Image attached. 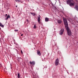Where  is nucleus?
<instances>
[{
	"instance_id": "obj_1",
	"label": "nucleus",
	"mask_w": 78,
	"mask_h": 78,
	"mask_svg": "<svg viewBox=\"0 0 78 78\" xmlns=\"http://www.w3.org/2000/svg\"><path fill=\"white\" fill-rule=\"evenodd\" d=\"M63 20L65 27V28L67 31V33L69 36H72V31L68 27L69 25L68 24L67 21L66 19L64 18H63Z\"/></svg>"
},
{
	"instance_id": "obj_2",
	"label": "nucleus",
	"mask_w": 78,
	"mask_h": 78,
	"mask_svg": "<svg viewBox=\"0 0 78 78\" xmlns=\"http://www.w3.org/2000/svg\"><path fill=\"white\" fill-rule=\"evenodd\" d=\"M66 3L67 5H69L70 6H72L75 5V4L73 0H67Z\"/></svg>"
},
{
	"instance_id": "obj_3",
	"label": "nucleus",
	"mask_w": 78,
	"mask_h": 78,
	"mask_svg": "<svg viewBox=\"0 0 78 78\" xmlns=\"http://www.w3.org/2000/svg\"><path fill=\"white\" fill-rule=\"evenodd\" d=\"M55 64L56 66H57L59 64V58H57L55 61Z\"/></svg>"
},
{
	"instance_id": "obj_4",
	"label": "nucleus",
	"mask_w": 78,
	"mask_h": 78,
	"mask_svg": "<svg viewBox=\"0 0 78 78\" xmlns=\"http://www.w3.org/2000/svg\"><path fill=\"white\" fill-rule=\"evenodd\" d=\"M64 32V29H62L59 32V34L61 36L62 35V34H63V33Z\"/></svg>"
},
{
	"instance_id": "obj_5",
	"label": "nucleus",
	"mask_w": 78,
	"mask_h": 78,
	"mask_svg": "<svg viewBox=\"0 0 78 78\" xmlns=\"http://www.w3.org/2000/svg\"><path fill=\"white\" fill-rule=\"evenodd\" d=\"M57 23H59V24H61L62 23V21L61 20H58Z\"/></svg>"
},
{
	"instance_id": "obj_6",
	"label": "nucleus",
	"mask_w": 78,
	"mask_h": 78,
	"mask_svg": "<svg viewBox=\"0 0 78 78\" xmlns=\"http://www.w3.org/2000/svg\"><path fill=\"white\" fill-rule=\"evenodd\" d=\"M30 65H31L32 64V66H34V64H35V62H30Z\"/></svg>"
},
{
	"instance_id": "obj_7",
	"label": "nucleus",
	"mask_w": 78,
	"mask_h": 78,
	"mask_svg": "<svg viewBox=\"0 0 78 78\" xmlns=\"http://www.w3.org/2000/svg\"><path fill=\"white\" fill-rule=\"evenodd\" d=\"M49 20H50V19L47 17H46L45 18V22H48V21H49Z\"/></svg>"
},
{
	"instance_id": "obj_8",
	"label": "nucleus",
	"mask_w": 78,
	"mask_h": 78,
	"mask_svg": "<svg viewBox=\"0 0 78 78\" xmlns=\"http://www.w3.org/2000/svg\"><path fill=\"white\" fill-rule=\"evenodd\" d=\"M75 9L77 11H78V6L77 5H75Z\"/></svg>"
},
{
	"instance_id": "obj_9",
	"label": "nucleus",
	"mask_w": 78,
	"mask_h": 78,
	"mask_svg": "<svg viewBox=\"0 0 78 78\" xmlns=\"http://www.w3.org/2000/svg\"><path fill=\"white\" fill-rule=\"evenodd\" d=\"M30 13L33 16H34L36 15V13H35L30 12Z\"/></svg>"
},
{
	"instance_id": "obj_10",
	"label": "nucleus",
	"mask_w": 78,
	"mask_h": 78,
	"mask_svg": "<svg viewBox=\"0 0 78 78\" xmlns=\"http://www.w3.org/2000/svg\"><path fill=\"white\" fill-rule=\"evenodd\" d=\"M10 18V16L9 15L8 16H7V18H5V20H7L8 19V18Z\"/></svg>"
},
{
	"instance_id": "obj_11",
	"label": "nucleus",
	"mask_w": 78,
	"mask_h": 78,
	"mask_svg": "<svg viewBox=\"0 0 78 78\" xmlns=\"http://www.w3.org/2000/svg\"><path fill=\"white\" fill-rule=\"evenodd\" d=\"M0 27H4V26L1 23H0Z\"/></svg>"
},
{
	"instance_id": "obj_12",
	"label": "nucleus",
	"mask_w": 78,
	"mask_h": 78,
	"mask_svg": "<svg viewBox=\"0 0 78 78\" xmlns=\"http://www.w3.org/2000/svg\"><path fill=\"white\" fill-rule=\"evenodd\" d=\"M17 75H18V77H17L18 78H20V74L19 73H18Z\"/></svg>"
},
{
	"instance_id": "obj_13",
	"label": "nucleus",
	"mask_w": 78,
	"mask_h": 78,
	"mask_svg": "<svg viewBox=\"0 0 78 78\" xmlns=\"http://www.w3.org/2000/svg\"><path fill=\"white\" fill-rule=\"evenodd\" d=\"M37 55H39V50H38L37 51Z\"/></svg>"
},
{
	"instance_id": "obj_14",
	"label": "nucleus",
	"mask_w": 78,
	"mask_h": 78,
	"mask_svg": "<svg viewBox=\"0 0 78 78\" xmlns=\"http://www.w3.org/2000/svg\"><path fill=\"white\" fill-rule=\"evenodd\" d=\"M15 1H16V2H20V0H15Z\"/></svg>"
},
{
	"instance_id": "obj_15",
	"label": "nucleus",
	"mask_w": 78,
	"mask_h": 78,
	"mask_svg": "<svg viewBox=\"0 0 78 78\" xmlns=\"http://www.w3.org/2000/svg\"><path fill=\"white\" fill-rule=\"evenodd\" d=\"M38 23H39V16H38Z\"/></svg>"
},
{
	"instance_id": "obj_16",
	"label": "nucleus",
	"mask_w": 78,
	"mask_h": 78,
	"mask_svg": "<svg viewBox=\"0 0 78 78\" xmlns=\"http://www.w3.org/2000/svg\"><path fill=\"white\" fill-rule=\"evenodd\" d=\"M34 28H36V25H34Z\"/></svg>"
},
{
	"instance_id": "obj_17",
	"label": "nucleus",
	"mask_w": 78,
	"mask_h": 78,
	"mask_svg": "<svg viewBox=\"0 0 78 78\" xmlns=\"http://www.w3.org/2000/svg\"><path fill=\"white\" fill-rule=\"evenodd\" d=\"M18 30H14V31H15V32H16L17 31H18Z\"/></svg>"
},
{
	"instance_id": "obj_18",
	"label": "nucleus",
	"mask_w": 78,
	"mask_h": 78,
	"mask_svg": "<svg viewBox=\"0 0 78 78\" xmlns=\"http://www.w3.org/2000/svg\"><path fill=\"white\" fill-rule=\"evenodd\" d=\"M26 21L28 23V22H29V21H28V20H26Z\"/></svg>"
},
{
	"instance_id": "obj_19",
	"label": "nucleus",
	"mask_w": 78,
	"mask_h": 78,
	"mask_svg": "<svg viewBox=\"0 0 78 78\" xmlns=\"http://www.w3.org/2000/svg\"><path fill=\"white\" fill-rule=\"evenodd\" d=\"M41 55V52L39 51V55L40 56V55Z\"/></svg>"
},
{
	"instance_id": "obj_20",
	"label": "nucleus",
	"mask_w": 78,
	"mask_h": 78,
	"mask_svg": "<svg viewBox=\"0 0 78 78\" xmlns=\"http://www.w3.org/2000/svg\"><path fill=\"white\" fill-rule=\"evenodd\" d=\"M21 53H23V52H22V51H21Z\"/></svg>"
},
{
	"instance_id": "obj_21",
	"label": "nucleus",
	"mask_w": 78,
	"mask_h": 78,
	"mask_svg": "<svg viewBox=\"0 0 78 78\" xmlns=\"http://www.w3.org/2000/svg\"><path fill=\"white\" fill-rule=\"evenodd\" d=\"M7 14H5V17H6V16H7Z\"/></svg>"
},
{
	"instance_id": "obj_22",
	"label": "nucleus",
	"mask_w": 78,
	"mask_h": 78,
	"mask_svg": "<svg viewBox=\"0 0 78 78\" xmlns=\"http://www.w3.org/2000/svg\"><path fill=\"white\" fill-rule=\"evenodd\" d=\"M21 36H23V34H21Z\"/></svg>"
},
{
	"instance_id": "obj_23",
	"label": "nucleus",
	"mask_w": 78,
	"mask_h": 78,
	"mask_svg": "<svg viewBox=\"0 0 78 78\" xmlns=\"http://www.w3.org/2000/svg\"><path fill=\"white\" fill-rule=\"evenodd\" d=\"M41 33H42V31L41 32Z\"/></svg>"
},
{
	"instance_id": "obj_24",
	"label": "nucleus",
	"mask_w": 78,
	"mask_h": 78,
	"mask_svg": "<svg viewBox=\"0 0 78 78\" xmlns=\"http://www.w3.org/2000/svg\"><path fill=\"white\" fill-rule=\"evenodd\" d=\"M40 18H39V21L40 22Z\"/></svg>"
},
{
	"instance_id": "obj_25",
	"label": "nucleus",
	"mask_w": 78,
	"mask_h": 78,
	"mask_svg": "<svg viewBox=\"0 0 78 78\" xmlns=\"http://www.w3.org/2000/svg\"><path fill=\"white\" fill-rule=\"evenodd\" d=\"M16 7H17V5L16 6Z\"/></svg>"
},
{
	"instance_id": "obj_26",
	"label": "nucleus",
	"mask_w": 78,
	"mask_h": 78,
	"mask_svg": "<svg viewBox=\"0 0 78 78\" xmlns=\"http://www.w3.org/2000/svg\"><path fill=\"white\" fill-rule=\"evenodd\" d=\"M1 29V28L0 27V30Z\"/></svg>"
},
{
	"instance_id": "obj_27",
	"label": "nucleus",
	"mask_w": 78,
	"mask_h": 78,
	"mask_svg": "<svg viewBox=\"0 0 78 78\" xmlns=\"http://www.w3.org/2000/svg\"><path fill=\"white\" fill-rule=\"evenodd\" d=\"M16 75H17V74H16Z\"/></svg>"
}]
</instances>
